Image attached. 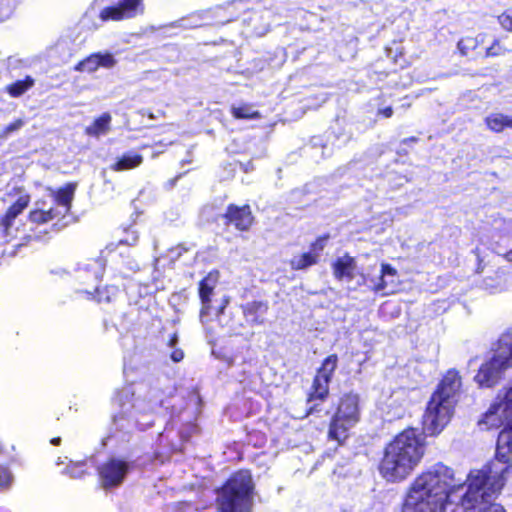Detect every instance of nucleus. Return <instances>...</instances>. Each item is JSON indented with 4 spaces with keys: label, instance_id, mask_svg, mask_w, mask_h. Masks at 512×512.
Wrapping results in <instances>:
<instances>
[{
    "label": "nucleus",
    "instance_id": "a878e982",
    "mask_svg": "<svg viewBox=\"0 0 512 512\" xmlns=\"http://www.w3.org/2000/svg\"><path fill=\"white\" fill-rule=\"evenodd\" d=\"M483 287L490 293L501 292L506 289L504 275L496 272L493 277H487L483 281Z\"/></svg>",
    "mask_w": 512,
    "mask_h": 512
},
{
    "label": "nucleus",
    "instance_id": "cd10ccee",
    "mask_svg": "<svg viewBox=\"0 0 512 512\" xmlns=\"http://www.w3.org/2000/svg\"><path fill=\"white\" fill-rule=\"evenodd\" d=\"M480 42H482V39L480 40L479 37H465L458 42L457 48L461 55L466 56L469 51L475 50Z\"/></svg>",
    "mask_w": 512,
    "mask_h": 512
},
{
    "label": "nucleus",
    "instance_id": "5701e85b",
    "mask_svg": "<svg viewBox=\"0 0 512 512\" xmlns=\"http://www.w3.org/2000/svg\"><path fill=\"white\" fill-rule=\"evenodd\" d=\"M487 127L497 133L502 132L505 128L512 129V117L502 113H491L485 118Z\"/></svg>",
    "mask_w": 512,
    "mask_h": 512
},
{
    "label": "nucleus",
    "instance_id": "a19ab883",
    "mask_svg": "<svg viewBox=\"0 0 512 512\" xmlns=\"http://www.w3.org/2000/svg\"><path fill=\"white\" fill-rule=\"evenodd\" d=\"M80 468H81V466H75V467L73 468V470H77V471H75V472H74V471H73V472H71L72 477H80V476L83 474V471H82V470H80Z\"/></svg>",
    "mask_w": 512,
    "mask_h": 512
},
{
    "label": "nucleus",
    "instance_id": "473e14b6",
    "mask_svg": "<svg viewBox=\"0 0 512 512\" xmlns=\"http://www.w3.org/2000/svg\"><path fill=\"white\" fill-rule=\"evenodd\" d=\"M11 483H12V475H11L10 471L5 467L0 466V489L9 488Z\"/></svg>",
    "mask_w": 512,
    "mask_h": 512
},
{
    "label": "nucleus",
    "instance_id": "f8f14e48",
    "mask_svg": "<svg viewBox=\"0 0 512 512\" xmlns=\"http://www.w3.org/2000/svg\"><path fill=\"white\" fill-rule=\"evenodd\" d=\"M461 386L462 381L459 372L455 369H450L444 375L436 391L432 395H440L442 398L455 404Z\"/></svg>",
    "mask_w": 512,
    "mask_h": 512
},
{
    "label": "nucleus",
    "instance_id": "412c9836",
    "mask_svg": "<svg viewBox=\"0 0 512 512\" xmlns=\"http://www.w3.org/2000/svg\"><path fill=\"white\" fill-rule=\"evenodd\" d=\"M112 117L109 113H103L100 117L96 118L94 122L85 128V133L88 136L99 138L106 135L111 128Z\"/></svg>",
    "mask_w": 512,
    "mask_h": 512
},
{
    "label": "nucleus",
    "instance_id": "bb28decb",
    "mask_svg": "<svg viewBox=\"0 0 512 512\" xmlns=\"http://www.w3.org/2000/svg\"><path fill=\"white\" fill-rule=\"evenodd\" d=\"M231 112L237 119H258L261 117L260 113L253 110L251 105L244 104L241 106H232Z\"/></svg>",
    "mask_w": 512,
    "mask_h": 512
},
{
    "label": "nucleus",
    "instance_id": "9b49d317",
    "mask_svg": "<svg viewBox=\"0 0 512 512\" xmlns=\"http://www.w3.org/2000/svg\"><path fill=\"white\" fill-rule=\"evenodd\" d=\"M143 0H113L114 5L104 8L100 12L103 21H120L135 17L143 12Z\"/></svg>",
    "mask_w": 512,
    "mask_h": 512
},
{
    "label": "nucleus",
    "instance_id": "9d476101",
    "mask_svg": "<svg viewBox=\"0 0 512 512\" xmlns=\"http://www.w3.org/2000/svg\"><path fill=\"white\" fill-rule=\"evenodd\" d=\"M130 469V462L120 458H110L98 469L102 486L106 489L119 486Z\"/></svg>",
    "mask_w": 512,
    "mask_h": 512
},
{
    "label": "nucleus",
    "instance_id": "4468645a",
    "mask_svg": "<svg viewBox=\"0 0 512 512\" xmlns=\"http://www.w3.org/2000/svg\"><path fill=\"white\" fill-rule=\"evenodd\" d=\"M224 218L227 220V223L233 224L240 231L248 230L254 219L248 205L239 207L233 204L228 206Z\"/></svg>",
    "mask_w": 512,
    "mask_h": 512
},
{
    "label": "nucleus",
    "instance_id": "ddd939ff",
    "mask_svg": "<svg viewBox=\"0 0 512 512\" xmlns=\"http://www.w3.org/2000/svg\"><path fill=\"white\" fill-rule=\"evenodd\" d=\"M117 61L113 54L109 52L105 53H94L80 61L74 70L78 72L93 73L102 67L105 69H111L116 65Z\"/></svg>",
    "mask_w": 512,
    "mask_h": 512
},
{
    "label": "nucleus",
    "instance_id": "1a4fd4ad",
    "mask_svg": "<svg viewBox=\"0 0 512 512\" xmlns=\"http://www.w3.org/2000/svg\"><path fill=\"white\" fill-rule=\"evenodd\" d=\"M338 357L335 354L329 355L318 369L312 385V392L309 395V402L323 401L329 393V383L337 368Z\"/></svg>",
    "mask_w": 512,
    "mask_h": 512
},
{
    "label": "nucleus",
    "instance_id": "37998d69",
    "mask_svg": "<svg viewBox=\"0 0 512 512\" xmlns=\"http://www.w3.org/2000/svg\"><path fill=\"white\" fill-rule=\"evenodd\" d=\"M506 259L512 263V249L505 255Z\"/></svg>",
    "mask_w": 512,
    "mask_h": 512
},
{
    "label": "nucleus",
    "instance_id": "423d86ee",
    "mask_svg": "<svg viewBox=\"0 0 512 512\" xmlns=\"http://www.w3.org/2000/svg\"><path fill=\"white\" fill-rule=\"evenodd\" d=\"M512 367V331L501 335L492 357L483 363L474 377L480 387H493Z\"/></svg>",
    "mask_w": 512,
    "mask_h": 512
},
{
    "label": "nucleus",
    "instance_id": "2eb2a0df",
    "mask_svg": "<svg viewBox=\"0 0 512 512\" xmlns=\"http://www.w3.org/2000/svg\"><path fill=\"white\" fill-rule=\"evenodd\" d=\"M218 277V271H212L199 284V297L202 303L200 320L202 323H204V319L209 312L211 296L218 282Z\"/></svg>",
    "mask_w": 512,
    "mask_h": 512
},
{
    "label": "nucleus",
    "instance_id": "72a5a7b5",
    "mask_svg": "<svg viewBox=\"0 0 512 512\" xmlns=\"http://www.w3.org/2000/svg\"><path fill=\"white\" fill-rule=\"evenodd\" d=\"M500 25L508 30L512 31V10H506L498 17Z\"/></svg>",
    "mask_w": 512,
    "mask_h": 512
},
{
    "label": "nucleus",
    "instance_id": "c9c22d12",
    "mask_svg": "<svg viewBox=\"0 0 512 512\" xmlns=\"http://www.w3.org/2000/svg\"><path fill=\"white\" fill-rule=\"evenodd\" d=\"M328 237H319L318 239H316L310 246V251H315L317 253H319V257L321 256V252L323 251L324 249V246H325V243H326V240H327Z\"/></svg>",
    "mask_w": 512,
    "mask_h": 512
},
{
    "label": "nucleus",
    "instance_id": "f3484780",
    "mask_svg": "<svg viewBox=\"0 0 512 512\" xmlns=\"http://www.w3.org/2000/svg\"><path fill=\"white\" fill-rule=\"evenodd\" d=\"M246 321L251 325H263L269 306L265 301L248 302L242 307Z\"/></svg>",
    "mask_w": 512,
    "mask_h": 512
},
{
    "label": "nucleus",
    "instance_id": "4c0bfd02",
    "mask_svg": "<svg viewBox=\"0 0 512 512\" xmlns=\"http://www.w3.org/2000/svg\"><path fill=\"white\" fill-rule=\"evenodd\" d=\"M174 362H180L184 358V353L181 349H174L170 355Z\"/></svg>",
    "mask_w": 512,
    "mask_h": 512
},
{
    "label": "nucleus",
    "instance_id": "e433bc0d",
    "mask_svg": "<svg viewBox=\"0 0 512 512\" xmlns=\"http://www.w3.org/2000/svg\"><path fill=\"white\" fill-rule=\"evenodd\" d=\"M138 240V235L136 232L134 231H131V232H128V236L125 238V239H121L120 240V243L123 244H128V245H134Z\"/></svg>",
    "mask_w": 512,
    "mask_h": 512
},
{
    "label": "nucleus",
    "instance_id": "f03ea898",
    "mask_svg": "<svg viewBox=\"0 0 512 512\" xmlns=\"http://www.w3.org/2000/svg\"><path fill=\"white\" fill-rule=\"evenodd\" d=\"M512 474V461L494 458L482 469L471 471L465 493L461 496L463 512H505L492 499L504 487Z\"/></svg>",
    "mask_w": 512,
    "mask_h": 512
},
{
    "label": "nucleus",
    "instance_id": "6e6552de",
    "mask_svg": "<svg viewBox=\"0 0 512 512\" xmlns=\"http://www.w3.org/2000/svg\"><path fill=\"white\" fill-rule=\"evenodd\" d=\"M455 404L442 398L440 395H432L423 415V428L429 435L440 433L449 423Z\"/></svg>",
    "mask_w": 512,
    "mask_h": 512
},
{
    "label": "nucleus",
    "instance_id": "7c9ffc66",
    "mask_svg": "<svg viewBox=\"0 0 512 512\" xmlns=\"http://www.w3.org/2000/svg\"><path fill=\"white\" fill-rule=\"evenodd\" d=\"M88 271H91L96 280L100 279L104 272V263L101 259H94L86 265Z\"/></svg>",
    "mask_w": 512,
    "mask_h": 512
},
{
    "label": "nucleus",
    "instance_id": "39448f33",
    "mask_svg": "<svg viewBox=\"0 0 512 512\" xmlns=\"http://www.w3.org/2000/svg\"><path fill=\"white\" fill-rule=\"evenodd\" d=\"M254 484L248 471L235 473L217 492L220 512H250L253 505Z\"/></svg>",
    "mask_w": 512,
    "mask_h": 512
},
{
    "label": "nucleus",
    "instance_id": "7ed1b4c3",
    "mask_svg": "<svg viewBox=\"0 0 512 512\" xmlns=\"http://www.w3.org/2000/svg\"><path fill=\"white\" fill-rule=\"evenodd\" d=\"M424 455V439L421 433L409 428L399 433L385 449L380 472L388 481L406 478L419 464Z\"/></svg>",
    "mask_w": 512,
    "mask_h": 512
},
{
    "label": "nucleus",
    "instance_id": "a211bd4d",
    "mask_svg": "<svg viewBox=\"0 0 512 512\" xmlns=\"http://www.w3.org/2000/svg\"><path fill=\"white\" fill-rule=\"evenodd\" d=\"M333 274L339 280L351 281L357 274L355 259L349 255H343L333 263Z\"/></svg>",
    "mask_w": 512,
    "mask_h": 512
},
{
    "label": "nucleus",
    "instance_id": "ea45409f",
    "mask_svg": "<svg viewBox=\"0 0 512 512\" xmlns=\"http://www.w3.org/2000/svg\"><path fill=\"white\" fill-rule=\"evenodd\" d=\"M178 343V336L176 333H174L171 338L169 339L168 345L171 348H174L176 344Z\"/></svg>",
    "mask_w": 512,
    "mask_h": 512
},
{
    "label": "nucleus",
    "instance_id": "f704fd0d",
    "mask_svg": "<svg viewBox=\"0 0 512 512\" xmlns=\"http://www.w3.org/2000/svg\"><path fill=\"white\" fill-rule=\"evenodd\" d=\"M506 49L502 47L499 43V41H494V43L487 48L486 50V57H495L499 55L505 54Z\"/></svg>",
    "mask_w": 512,
    "mask_h": 512
},
{
    "label": "nucleus",
    "instance_id": "2f4dec72",
    "mask_svg": "<svg viewBox=\"0 0 512 512\" xmlns=\"http://www.w3.org/2000/svg\"><path fill=\"white\" fill-rule=\"evenodd\" d=\"M162 405V400L157 398V399H154V400H151L150 403H149V407L146 409L143 405V401L142 400H137L136 403L133 404V407L141 412V411H145V412H153L155 411L157 408H159L160 406Z\"/></svg>",
    "mask_w": 512,
    "mask_h": 512
},
{
    "label": "nucleus",
    "instance_id": "b1692460",
    "mask_svg": "<svg viewBox=\"0 0 512 512\" xmlns=\"http://www.w3.org/2000/svg\"><path fill=\"white\" fill-rule=\"evenodd\" d=\"M75 189L76 185L69 183L54 193L56 203L64 207L65 212H68L70 209L71 202L74 198Z\"/></svg>",
    "mask_w": 512,
    "mask_h": 512
},
{
    "label": "nucleus",
    "instance_id": "6ab92c4d",
    "mask_svg": "<svg viewBox=\"0 0 512 512\" xmlns=\"http://www.w3.org/2000/svg\"><path fill=\"white\" fill-rule=\"evenodd\" d=\"M397 278V271L389 264H382L379 275L372 278L370 281L376 291H383L389 286H395Z\"/></svg>",
    "mask_w": 512,
    "mask_h": 512
},
{
    "label": "nucleus",
    "instance_id": "4be33fe9",
    "mask_svg": "<svg viewBox=\"0 0 512 512\" xmlns=\"http://www.w3.org/2000/svg\"><path fill=\"white\" fill-rule=\"evenodd\" d=\"M142 162V155L131 151L119 157L117 161L111 165V169L116 172L130 170L140 166Z\"/></svg>",
    "mask_w": 512,
    "mask_h": 512
},
{
    "label": "nucleus",
    "instance_id": "f257e3e1",
    "mask_svg": "<svg viewBox=\"0 0 512 512\" xmlns=\"http://www.w3.org/2000/svg\"><path fill=\"white\" fill-rule=\"evenodd\" d=\"M466 484L455 478L450 467L437 463L416 477L402 512H460Z\"/></svg>",
    "mask_w": 512,
    "mask_h": 512
},
{
    "label": "nucleus",
    "instance_id": "58836bf2",
    "mask_svg": "<svg viewBox=\"0 0 512 512\" xmlns=\"http://www.w3.org/2000/svg\"><path fill=\"white\" fill-rule=\"evenodd\" d=\"M378 115H382L385 118H390L393 115V109L391 106L378 109Z\"/></svg>",
    "mask_w": 512,
    "mask_h": 512
},
{
    "label": "nucleus",
    "instance_id": "c03bdc74",
    "mask_svg": "<svg viewBox=\"0 0 512 512\" xmlns=\"http://www.w3.org/2000/svg\"><path fill=\"white\" fill-rule=\"evenodd\" d=\"M60 441H61V439H60L59 437H57V438L52 439V440H51V443H52L53 445H59V444H60Z\"/></svg>",
    "mask_w": 512,
    "mask_h": 512
},
{
    "label": "nucleus",
    "instance_id": "c85d7f7f",
    "mask_svg": "<svg viewBox=\"0 0 512 512\" xmlns=\"http://www.w3.org/2000/svg\"><path fill=\"white\" fill-rule=\"evenodd\" d=\"M24 125H25V121L23 119H17L14 122L6 125L0 131V139H2V140L8 139L12 134L18 132Z\"/></svg>",
    "mask_w": 512,
    "mask_h": 512
},
{
    "label": "nucleus",
    "instance_id": "20e7f679",
    "mask_svg": "<svg viewBox=\"0 0 512 512\" xmlns=\"http://www.w3.org/2000/svg\"><path fill=\"white\" fill-rule=\"evenodd\" d=\"M505 424L497 439L495 458L511 460L512 455V386L500 390L479 425L487 429Z\"/></svg>",
    "mask_w": 512,
    "mask_h": 512
},
{
    "label": "nucleus",
    "instance_id": "0eeeda50",
    "mask_svg": "<svg viewBox=\"0 0 512 512\" xmlns=\"http://www.w3.org/2000/svg\"><path fill=\"white\" fill-rule=\"evenodd\" d=\"M360 418L359 398L355 394L344 395L333 416L328 435L331 439L342 443L348 437L349 430L356 425Z\"/></svg>",
    "mask_w": 512,
    "mask_h": 512
},
{
    "label": "nucleus",
    "instance_id": "dca6fc26",
    "mask_svg": "<svg viewBox=\"0 0 512 512\" xmlns=\"http://www.w3.org/2000/svg\"><path fill=\"white\" fill-rule=\"evenodd\" d=\"M29 198L27 196L20 197L9 209L0 221V234L7 239L13 237L12 226L15 218L23 212L28 206Z\"/></svg>",
    "mask_w": 512,
    "mask_h": 512
},
{
    "label": "nucleus",
    "instance_id": "c756f323",
    "mask_svg": "<svg viewBox=\"0 0 512 512\" xmlns=\"http://www.w3.org/2000/svg\"><path fill=\"white\" fill-rule=\"evenodd\" d=\"M55 216L56 214L54 213L53 209L48 211L35 210L32 211L29 215L30 220L35 223H46L52 220Z\"/></svg>",
    "mask_w": 512,
    "mask_h": 512
},
{
    "label": "nucleus",
    "instance_id": "aec40b11",
    "mask_svg": "<svg viewBox=\"0 0 512 512\" xmlns=\"http://www.w3.org/2000/svg\"><path fill=\"white\" fill-rule=\"evenodd\" d=\"M319 262V253L307 251L295 254L289 261L292 270H306Z\"/></svg>",
    "mask_w": 512,
    "mask_h": 512
},
{
    "label": "nucleus",
    "instance_id": "79ce46f5",
    "mask_svg": "<svg viewBox=\"0 0 512 512\" xmlns=\"http://www.w3.org/2000/svg\"><path fill=\"white\" fill-rule=\"evenodd\" d=\"M417 141L416 137H410L403 140V143H414Z\"/></svg>",
    "mask_w": 512,
    "mask_h": 512
},
{
    "label": "nucleus",
    "instance_id": "393cba45",
    "mask_svg": "<svg viewBox=\"0 0 512 512\" xmlns=\"http://www.w3.org/2000/svg\"><path fill=\"white\" fill-rule=\"evenodd\" d=\"M34 79L31 76H26L24 80H18L8 86H6V91L12 97H20L26 91L34 86Z\"/></svg>",
    "mask_w": 512,
    "mask_h": 512
}]
</instances>
